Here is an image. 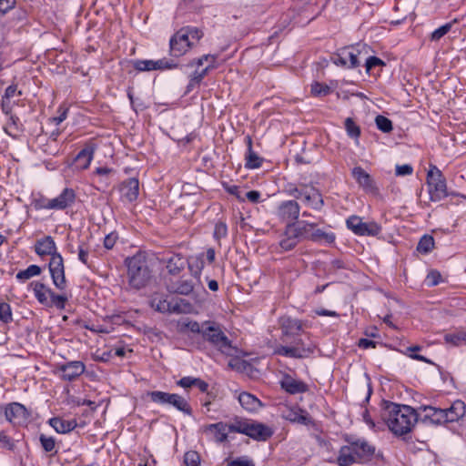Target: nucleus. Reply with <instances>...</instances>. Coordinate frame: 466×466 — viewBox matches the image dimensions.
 Wrapping results in <instances>:
<instances>
[{
  "mask_svg": "<svg viewBox=\"0 0 466 466\" xmlns=\"http://www.w3.org/2000/svg\"><path fill=\"white\" fill-rule=\"evenodd\" d=\"M417 410L409 405L398 404L383 400L380 403V417L389 430L396 436L410 433L419 421Z\"/></svg>",
  "mask_w": 466,
  "mask_h": 466,
  "instance_id": "nucleus-1",
  "label": "nucleus"
},
{
  "mask_svg": "<svg viewBox=\"0 0 466 466\" xmlns=\"http://www.w3.org/2000/svg\"><path fill=\"white\" fill-rule=\"evenodd\" d=\"M129 285L140 289L146 287L152 278V270L148 265L147 257L143 253H137L126 259Z\"/></svg>",
  "mask_w": 466,
  "mask_h": 466,
  "instance_id": "nucleus-2",
  "label": "nucleus"
},
{
  "mask_svg": "<svg viewBox=\"0 0 466 466\" xmlns=\"http://www.w3.org/2000/svg\"><path fill=\"white\" fill-rule=\"evenodd\" d=\"M229 430L236 433L244 434L257 441H266L274 434L269 426L242 417H235L230 422Z\"/></svg>",
  "mask_w": 466,
  "mask_h": 466,
  "instance_id": "nucleus-3",
  "label": "nucleus"
},
{
  "mask_svg": "<svg viewBox=\"0 0 466 466\" xmlns=\"http://www.w3.org/2000/svg\"><path fill=\"white\" fill-rule=\"evenodd\" d=\"M370 47L363 43L344 46L332 56L336 66L349 69L358 68L362 65L365 56L370 53Z\"/></svg>",
  "mask_w": 466,
  "mask_h": 466,
  "instance_id": "nucleus-4",
  "label": "nucleus"
},
{
  "mask_svg": "<svg viewBox=\"0 0 466 466\" xmlns=\"http://www.w3.org/2000/svg\"><path fill=\"white\" fill-rule=\"evenodd\" d=\"M290 345H279L275 349V354L292 359H307L315 351L316 345L312 341L305 342L299 336L292 338Z\"/></svg>",
  "mask_w": 466,
  "mask_h": 466,
  "instance_id": "nucleus-5",
  "label": "nucleus"
},
{
  "mask_svg": "<svg viewBox=\"0 0 466 466\" xmlns=\"http://www.w3.org/2000/svg\"><path fill=\"white\" fill-rule=\"evenodd\" d=\"M205 324H208V326L202 331L203 339L209 342L221 353L231 355L234 350L232 342L219 326L209 321H206Z\"/></svg>",
  "mask_w": 466,
  "mask_h": 466,
  "instance_id": "nucleus-6",
  "label": "nucleus"
},
{
  "mask_svg": "<svg viewBox=\"0 0 466 466\" xmlns=\"http://www.w3.org/2000/svg\"><path fill=\"white\" fill-rule=\"evenodd\" d=\"M151 401L160 405H169L187 415H192V408L188 401L177 393H169L160 390L147 393Z\"/></svg>",
  "mask_w": 466,
  "mask_h": 466,
  "instance_id": "nucleus-7",
  "label": "nucleus"
},
{
  "mask_svg": "<svg viewBox=\"0 0 466 466\" xmlns=\"http://www.w3.org/2000/svg\"><path fill=\"white\" fill-rule=\"evenodd\" d=\"M427 186L431 201L438 202L448 197L446 178L436 167L428 171Z\"/></svg>",
  "mask_w": 466,
  "mask_h": 466,
  "instance_id": "nucleus-8",
  "label": "nucleus"
},
{
  "mask_svg": "<svg viewBox=\"0 0 466 466\" xmlns=\"http://www.w3.org/2000/svg\"><path fill=\"white\" fill-rule=\"evenodd\" d=\"M347 228L357 236L376 237L381 232V226L375 221L363 222L359 216L352 215L346 220Z\"/></svg>",
  "mask_w": 466,
  "mask_h": 466,
  "instance_id": "nucleus-9",
  "label": "nucleus"
},
{
  "mask_svg": "<svg viewBox=\"0 0 466 466\" xmlns=\"http://www.w3.org/2000/svg\"><path fill=\"white\" fill-rule=\"evenodd\" d=\"M76 200L74 189L66 187L59 196L52 199L35 203L36 208L63 210L70 207Z\"/></svg>",
  "mask_w": 466,
  "mask_h": 466,
  "instance_id": "nucleus-10",
  "label": "nucleus"
},
{
  "mask_svg": "<svg viewBox=\"0 0 466 466\" xmlns=\"http://www.w3.org/2000/svg\"><path fill=\"white\" fill-rule=\"evenodd\" d=\"M183 32L178 29L169 39V55L173 58L183 56L195 46V42L188 40Z\"/></svg>",
  "mask_w": 466,
  "mask_h": 466,
  "instance_id": "nucleus-11",
  "label": "nucleus"
},
{
  "mask_svg": "<svg viewBox=\"0 0 466 466\" xmlns=\"http://www.w3.org/2000/svg\"><path fill=\"white\" fill-rule=\"evenodd\" d=\"M48 268L55 287L59 290L66 289V280L65 276L64 259L59 252L50 257Z\"/></svg>",
  "mask_w": 466,
  "mask_h": 466,
  "instance_id": "nucleus-12",
  "label": "nucleus"
},
{
  "mask_svg": "<svg viewBox=\"0 0 466 466\" xmlns=\"http://www.w3.org/2000/svg\"><path fill=\"white\" fill-rule=\"evenodd\" d=\"M281 329V340L289 343L292 338L300 336L303 330V322L300 319H293L289 316H283L279 319Z\"/></svg>",
  "mask_w": 466,
  "mask_h": 466,
  "instance_id": "nucleus-13",
  "label": "nucleus"
},
{
  "mask_svg": "<svg viewBox=\"0 0 466 466\" xmlns=\"http://www.w3.org/2000/svg\"><path fill=\"white\" fill-rule=\"evenodd\" d=\"M151 306L157 311L161 313H185L187 312L186 309H189L191 307L190 303L186 301L183 299H180L179 301H167L166 299L155 297L151 300Z\"/></svg>",
  "mask_w": 466,
  "mask_h": 466,
  "instance_id": "nucleus-14",
  "label": "nucleus"
},
{
  "mask_svg": "<svg viewBox=\"0 0 466 466\" xmlns=\"http://www.w3.org/2000/svg\"><path fill=\"white\" fill-rule=\"evenodd\" d=\"M30 412L21 403L12 402L5 409V416L6 420L14 425L26 424L30 418Z\"/></svg>",
  "mask_w": 466,
  "mask_h": 466,
  "instance_id": "nucleus-15",
  "label": "nucleus"
},
{
  "mask_svg": "<svg viewBox=\"0 0 466 466\" xmlns=\"http://www.w3.org/2000/svg\"><path fill=\"white\" fill-rule=\"evenodd\" d=\"M419 421L425 425H441L446 423L443 409L432 406H420L417 410Z\"/></svg>",
  "mask_w": 466,
  "mask_h": 466,
  "instance_id": "nucleus-16",
  "label": "nucleus"
},
{
  "mask_svg": "<svg viewBox=\"0 0 466 466\" xmlns=\"http://www.w3.org/2000/svg\"><path fill=\"white\" fill-rule=\"evenodd\" d=\"M345 441L352 444V449L359 463L371 460L375 452V447L370 445L366 440L346 437Z\"/></svg>",
  "mask_w": 466,
  "mask_h": 466,
  "instance_id": "nucleus-17",
  "label": "nucleus"
},
{
  "mask_svg": "<svg viewBox=\"0 0 466 466\" xmlns=\"http://www.w3.org/2000/svg\"><path fill=\"white\" fill-rule=\"evenodd\" d=\"M300 212V206L296 200H285L279 203L277 208V217L281 221L294 223L298 220Z\"/></svg>",
  "mask_w": 466,
  "mask_h": 466,
  "instance_id": "nucleus-18",
  "label": "nucleus"
},
{
  "mask_svg": "<svg viewBox=\"0 0 466 466\" xmlns=\"http://www.w3.org/2000/svg\"><path fill=\"white\" fill-rule=\"evenodd\" d=\"M351 175L359 186L368 194L378 195L379 188L374 179L361 167H355Z\"/></svg>",
  "mask_w": 466,
  "mask_h": 466,
  "instance_id": "nucleus-19",
  "label": "nucleus"
},
{
  "mask_svg": "<svg viewBox=\"0 0 466 466\" xmlns=\"http://www.w3.org/2000/svg\"><path fill=\"white\" fill-rule=\"evenodd\" d=\"M282 418L290 422L306 426L312 423V419L309 413L297 405L286 407L282 411Z\"/></svg>",
  "mask_w": 466,
  "mask_h": 466,
  "instance_id": "nucleus-20",
  "label": "nucleus"
},
{
  "mask_svg": "<svg viewBox=\"0 0 466 466\" xmlns=\"http://www.w3.org/2000/svg\"><path fill=\"white\" fill-rule=\"evenodd\" d=\"M58 370L61 372L62 380L73 381L85 372L86 366L80 360H73L59 366Z\"/></svg>",
  "mask_w": 466,
  "mask_h": 466,
  "instance_id": "nucleus-21",
  "label": "nucleus"
},
{
  "mask_svg": "<svg viewBox=\"0 0 466 466\" xmlns=\"http://www.w3.org/2000/svg\"><path fill=\"white\" fill-rule=\"evenodd\" d=\"M23 95V92L18 89L17 84H11L5 88L2 96V110L4 114L9 115L12 113V107L15 105Z\"/></svg>",
  "mask_w": 466,
  "mask_h": 466,
  "instance_id": "nucleus-22",
  "label": "nucleus"
},
{
  "mask_svg": "<svg viewBox=\"0 0 466 466\" xmlns=\"http://www.w3.org/2000/svg\"><path fill=\"white\" fill-rule=\"evenodd\" d=\"M303 202L310 208L319 211L324 206V200L319 190L312 186L304 185L302 192Z\"/></svg>",
  "mask_w": 466,
  "mask_h": 466,
  "instance_id": "nucleus-23",
  "label": "nucleus"
},
{
  "mask_svg": "<svg viewBox=\"0 0 466 466\" xmlns=\"http://www.w3.org/2000/svg\"><path fill=\"white\" fill-rule=\"evenodd\" d=\"M229 426L230 422L219 421L205 426L204 432L209 434L216 442L223 443L228 441V433L232 432Z\"/></svg>",
  "mask_w": 466,
  "mask_h": 466,
  "instance_id": "nucleus-24",
  "label": "nucleus"
},
{
  "mask_svg": "<svg viewBox=\"0 0 466 466\" xmlns=\"http://www.w3.org/2000/svg\"><path fill=\"white\" fill-rule=\"evenodd\" d=\"M299 242L300 239L295 226H293L292 223H288L279 240V247L283 251H289L292 250Z\"/></svg>",
  "mask_w": 466,
  "mask_h": 466,
  "instance_id": "nucleus-25",
  "label": "nucleus"
},
{
  "mask_svg": "<svg viewBox=\"0 0 466 466\" xmlns=\"http://www.w3.org/2000/svg\"><path fill=\"white\" fill-rule=\"evenodd\" d=\"M163 262L166 264L167 272L170 275L177 276L185 269L187 264H188V258L181 254L174 253L163 258Z\"/></svg>",
  "mask_w": 466,
  "mask_h": 466,
  "instance_id": "nucleus-26",
  "label": "nucleus"
},
{
  "mask_svg": "<svg viewBox=\"0 0 466 466\" xmlns=\"http://www.w3.org/2000/svg\"><path fill=\"white\" fill-rule=\"evenodd\" d=\"M166 287L169 293L188 296L193 292L195 283L192 279L180 278L176 281L167 282Z\"/></svg>",
  "mask_w": 466,
  "mask_h": 466,
  "instance_id": "nucleus-27",
  "label": "nucleus"
},
{
  "mask_svg": "<svg viewBox=\"0 0 466 466\" xmlns=\"http://www.w3.org/2000/svg\"><path fill=\"white\" fill-rule=\"evenodd\" d=\"M35 251L41 258L51 257L57 253V248L54 238L51 236H46L35 241Z\"/></svg>",
  "mask_w": 466,
  "mask_h": 466,
  "instance_id": "nucleus-28",
  "label": "nucleus"
},
{
  "mask_svg": "<svg viewBox=\"0 0 466 466\" xmlns=\"http://www.w3.org/2000/svg\"><path fill=\"white\" fill-rule=\"evenodd\" d=\"M443 411L446 423L455 422L464 417L466 405L462 400H457L449 408L443 409Z\"/></svg>",
  "mask_w": 466,
  "mask_h": 466,
  "instance_id": "nucleus-29",
  "label": "nucleus"
},
{
  "mask_svg": "<svg viewBox=\"0 0 466 466\" xmlns=\"http://www.w3.org/2000/svg\"><path fill=\"white\" fill-rule=\"evenodd\" d=\"M281 388L289 394L304 393L309 390L308 385L290 376H286L280 382Z\"/></svg>",
  "mask_w": 466,
  "mask_h": 466,
  "instance_id": "nucleus-30",
  "label": "nucleus"
},
{
  "mask_svg": "<svg viewBox=\"0 0 466 466\" xmlns=\"http://www.w3.org/2000/svg\"><path fill=\"white\" fill-rule=\"evenodd\" d=\"M123 197L128 201L137 200L139 194V181L136 177L128 178L123 182L121 188Z\"/></svg>",
  "mask_w": 466,
  "mask_h": 466,
  "instance_id": "nucleus-31",
  "label": "nucleus"
},
{
  "mask_svg": "<svg viewBox=\"0 0 466 466\" xmlns=\"http://www.w3.org/2000/svg\"><path fill=\"white\" fill-rule=\"evenodd\" d=\"M48 424L57 432L61 434L68 433L74 431L76 426V420H65L59 417H53L49 419Z\"/></svg>",
  "mask_w": 466,
  "mask_h": 466,
  "instance_id": "nucleus-32",
  "label": "nucleus"
},
{
  "mask_svg": "<svg viewBox=\"0 0 466 466\" xmlns=\"http://www.w3.org/2000/svg\"><path fill=\"white\" fill-rule=\"evenodd\" d=\"M352 447V444L349 443L339 449L337 457V464L339 466H350L354 463H359Z\"/></svg>",
  "mask_w": 466,
  "mask_h": 466,
  "instance_id": "nucleus-33",
  "label": "nucleus"
},
{
  "mask_svg": "<svg viewBox=\"0 0 466 466\" xmlns=\"http://www.w3.org/2000/svg\"><path fill=\"white\" fill-rule=\"evenodd\" d=\"M94 152L95 147L91 145H87L82 148L75 157L76 167L80 169H86L93 159Z\"/></svg>",
  "mask_w": 466,
  "mask_h": 466,
  "instance_id": "nucleus-34",
  "label": "nucleus"
},
{
  "mask_svg": "<svg viewBox=\"0 0 466 466\" xmlns=\"http://www.w3.org/2000/svg\"><path fill=\"white\" fill-rule=\"evenodd\" d=\"M336 84L330 81L329 84L314 81L310 85V94L314 97H324L335 91Z\"/></svg>",
  "mask_w": 466,
  "mask_h": 466,
  "instance_id": "nucleus-35",
  "label": "nucleus"
},
{
  "mask_svg": "<svg viewBox=\"0 0 466 466\" xmlns=\"http://www.w3.org/2000/svg\"><path fill=\"white\" fill-rule=\"evenodd\" d=\"M238 402L248 411H256L262 406V402L253 394L243 391L238 397Z\"/></svg>",
  "mask_w": 466,
  "mask_h": 466,
  "instance_id": "nucleus-36",
  "label": "nucleus"
},
{
  "mask_svg": "<svg viewBox=\"0 0 466 466\" xmlns=\"http://www.w3.org/2000/svg\"><path fill=\"white\" fill-rule=\"evenodd\" d=\"M31 286H33L34 294L37 301L40 304L47 307V305L49 304V297L52 292V289L46 287L44 283L39 281L32 282Z\"/></svg>",
  "mask_w": 466,
  "mask_h": 466,
  "instance_id": "nucleus-37",
  "label": "nucleus"
},
{
  "mask_svg": "<svg viewBox=\"0 0 466 466\" xmlns=\"http://www.w3.org/2000/svg\"><path fill=\"white\" fill-rule=\"evenodd\" d=\"M295 226L297 233L300 241L302 240H309L310 233L314 228H316V223L308 222L305 220L295 221L292 223Z\"/></svg>",
  "mask_w": 466,
  "mask_h": 466,
  "instance_id": "nucleus-38",
  "label": "nucleus"
},
{
  "mask_svg": "<svg viewBox=\"0 0 466 466\" xmlns=\"http://www.w3.org/2000/svg\"><path fill=\"white\" fill-rule=\"evenodd\" d=\"M4 130L9 136L18 137L24 131V125L20 118H8L7 123L4 126Z\"/></svg>",
  "mask_w": 466,
  "mask_h": 466,
  "instance_id": "nucleus-39",
  "label": "nucleus"
},
{
  "mask_svg": "<svg viewBox=\"0 0 466 466\" xmlns=\"http://www.w3.org/2000/svg\"><path fill=\"white\" fill-rule=\"evenodd\" d=\"M336 237L333 232H326L317 227L312 229L310 233V241L313 242H326L328 244H331L335 241Z\"/></svg>",
  "mask_w": 466,
  "mask_h": 466,
  "instance_id": "nucleus-40",
  "label": "nucleus"
},
{
  "mask_svg": "<svg viewBox=\"0 0 466 466\" xmlns=\"http://www.w3.org/2000/svg\"><path fill=\"white\" fill-rule=\"evenodd\" d=\"M444 340L452 346H460L466 342V330L457 329L454 332L447 333L444 335Z\"/></svg>",
  "mask_w": 466,
  "mask_h": 466,
  "instance_id": "nucleus-41",
  "label": "nucleus"
},
{
  "mask_svg": "<svg viewBox=\"0 0 466 466\" xmlns=\"http://www.w3.org/2000/svg\"><path fill=\"white\" fill-rule=\"evenodd\" d=\"M434 238L431 235H423L418 242L417 251L420 254H429L434 248Z\"/></svg>",
  "mask_w": 466,
  "mask_h": 466,
  "instance_id": "nucleus-42",
  "label": "nucleus"
},
{
  "mask_svg": "<svg viewBox=\"0 0 466 466\" xmlns=\"http://www.w3.org/2000/svg\"><path fill=\"white\" fill-rule=\"evenodd\" d=\"M42 272V268L37 265H30L27 268L17 272L15 278L20 282H25L27 279L39 276Z\"/></svg>",
  "mask_w": 466,
  "mask_h": 466,
  "instance_id": "nucleus-43",
  "label": "nucleus"
},
{
  "mask_svg": "<svg viewBox=\"0 0 466 466\" xmlns=\"http://www.w3.org/2000/svg\"><path fill=\"white\" fill-rule=\"evenodd\" d=\"M362 63L367 74H370L371 70L374 68H381L386 66V63L382 59L375 56H370L369 54L365 56V59H363Z\"/></svg>",
  "mask_w": 466,
  "mask_h": 466,
  "instance_id": "nucleus-44",
  "label": "nucleus"
},
{
  "mask_svg": "<svg viewBox=\"0 0 466 466\" xmlns=\"http://www.w3.org/2000/svg\"><path fill=\"white\" fill-rule=\"evenodd\" d=\"M245 160V167L248 169L258 168L261 167L263 162V158L260 157L254 150H247Z\"/></svg>",
  "mask_w": 466,
  "mask_h": 466,
  "instance_id": "nucleus-45",
  "label": "nucleus"
},
{
  "mask_svg": "<svg viewBox=\"0 0 466 466\" xmlns=\"http://www.w3.org/2000/svg\"><path fill=\"white\" fill-rule=\"evenodd\" d=\"M456 21L446 23L435 29L430 36L431 41L438 42L446 35L452 28Z\"/></svg>",
  "mask_w": 466,
  "mask_h": 466,
  "instance_id": "nucleus-46",
  "label": "nucleus"
},
{
  "mask_svg": "<svg viewBox=\"0 0 466 466\" xmlns=\"http://www.w3.org/2000/svg\"><path fill=\"white\" fill-rule=\"evenodd\" d=\"M180 30L184 31L183 33L187 35L188 40L195 42V46L204 36L203 31L196 26H183Z\"/></svg>",
  "mask_w": 466,
  "mask_h": 466,
  "instance_id": "nucleus-47",
  "label": "nucleus"
},
{
  "mask_svg": "<svg viewBox=\"0 0 466 466\" xmlns=\"http://www.w3.org/2000/svg\"><path fill=\"white\" fill-rule=\"evenodd\" d=\"M191 276L195 279H199L201 271L204 268V261L200 258H196L193 260L188 259V264H187Z\"/></svg>",
  "mask_w": 466,
  "mask_h": 466,
  "instance_id": "nucleus-48",
  "label": "nucleus"
},
{
  "mask_svg": "<svg viewBox=\"0 0 466 466\" xmlns=\"http://www.w3.org/2000/svg\"><path fill=\"white\" fill-rule=\"evenodd\" d=\"M39 441L41 447L46 452L57 453V450H56V440L54 437L46 436L44 433L39 435Z\"/></svg>",
  "mask_w": 466,
  "mask_h": 466,
  "instance_id": "nucleus-49",
  "label": "nucleus"
},
{
  "mask_svg": "<svg viewBox=\"0 0 466 466\" xmlns=\"http://www.w3.org/2000/svg\"><path fill=\"white\" fill-rule=\"evenodd\" d=\"M154 68L155 70H167V69H175L179 66V64L172 58H162L158 60H154Z\"/></svg>",
  "mask_w": 466,
  "mask_h": 466,
  "instance_id": "nucleus-50",
  "label": "nucleus"
},
{
  "mask_svg": "<svg viewBox=\"0 0 466 466\" xmlns=\"http://www.w3.org/2000/svg\"><path fill=\"white\" fill-rule=\"evenodd\" d=\"M49 304L47 307L55 306L58 309H64L67 301V297L62 294H56L53 290L50 294Z\"/></svg>",
  "mask_w": 466,
  "mask_h": 466,
  "instance_id": "nucleus-51",
  "label": "nucleus"
},
{
  "mask_svg": "<svg viewBox=\"0 0 466 466\" xmlns=\"http://www.w3.org/2000/svg\"><path fill=\"white\" fill-rule=\"evenodd\" d=\"M0 321L8 324L13 321L11 306L6 302H0Z\"/></svg>",
  "mask_w": 466,
  "mask_h": 466,
  "instance_id": "nucleus-52",
  "label": "nucleus"
},
{
  "mask_svg": "<svg viewBox=\"0 0 466 466\" xmlns=\"http://www.w3.org/2000/svg\"><path fill=\"white\" fill-rule=\"evenodd\" d=\"M345 128L349 137L358 139L360 135V127L353 121V118H346Z\"/></svg>",
  "mask_w": 466,
  "mask_h": 466,
  "instance_id": "nucleus-53",
  "label": "nucleus"
},
{
  "mask_svg": "<svg viewBox=\"0 0 466 466\" xmlns=\"http://www.w3.org/2000/svg\"><path fill=\"white\" fill-rule=\"evenodd\" d=\"M88 253H89V248H88L87 244L85 241L80 240L78 247H77V257H78V259L87 267H89Z\"/></svg>",
  "mask_w": 466,
  "mask_h": 466,
  "instance_id": "nucleus-54",
  "label": "nucleus"
},
{
  "mask_svg": "<svg viewBox=\"0 0 466 466\" xmlns=\"http://www.w3.org/2000/svg\"><path fill=\"white\" fill-rule=\"evenodd\" d=\"M339 269H350V266L343 259H332L327 268L328 274H335Z\"/></svg>",
  "mask_w": 466,
  "mask_h": 466,
  "instance_id": "nucleus-55",
  "label": "nucleus"
},
{
  "mask_svg": "<svg viewBox=\"0 0 466 466\" xmlns=\"http://www.w3.org/2000/svg\"><path fill=\"white\" fill-rule=\"evenodd\" d=\"M185 466H200V456L195 451H187L184 455Z\"/></svg>",
  "mask_w": 466,
  "mask_h": 466,
  "instance_id": "nucleus-56",
  "label": "nucleus"
},
{
  "mask_svg": "<svg viewBox=\"0 0 466 466\" xmlns=\"http://www.w3.org/2000/svg\"><path fill=\"white\" fill-rule=\"evenodd\" d=\"M228 235V227L227 224L223 221H218L215 225L213 237L214 238L219 242L220 239L226 238Z\"/></svg>",
  "mask_w": 466,
  "mask_h": 466,
  "instance_id": "nucleus-57",
  "label": "nucleus"
},
{
  "mask_svg": "<svg viewBox=\"0 0 466 466\" xmlns=\"http://www.w3.org/2000/svg\"><path fill=\"white\" fill-rule=\"evenodd\" d=\"M205 326H208V324H205V322L202 324V326L199 325V323L196 320H189L187 322H185L181 326V330L188 329L193 333H201L203 329H205Z\"/></svg>",
  "mask_w": 466,
  "mask_h": 466,
  "instance_id": "nucleus-58",
  "label": "nucleus"
},
{
  "mask_svg": "<svg viewBox=\"0 0 466 466\" xmlns=\"http://www.w3.org/2000/svg\"><path fill=\"white\" fill-rule=\"evenodd\" d=\"M217 55H211V54H207V55H203L202 56L198 57V58H194L192 59L189 63H188V66H201L206 61H210L209 64H213L215 65V62L217 60Z\"/></svg>",
  "mask_w": 466,
  "mask_h": 466,
  "instance_id": "nucleus-59",
  "label": "nucleus"
},
{
  "mask_svg": "<svg viewBox=\"0 0 466 466\" xmlns=\"http://www.w3.org/2000/svg\"><path fill=\"white\" fill-rule=\"evenodd\" d=\"M154 60H135L133 62V66L136 70L143 72V71H152L154 68Z\"/></svg>",
  "mask_w": 466,
  "mask_h": 466,
  "instance_id": "nucleus-60",
  "label": "nucleus"
},
{
  "mask_svg": "<svg viewBox=\"0 0 466 466\" xmlns=\"http://www.w3.org/2000/svg\"><path fill=\"white\" fill-rule=\"evenodd\" d=\"M27 18H28L27 11L23 8L15 9L12 15V20L16 25H20L26 24Z\"/></svg>",
  "mask_w": 466,
  "mask_h": 466,
  "instance_id": "nucleus-61",
  "label": "nucleus"
},
{
  "mask_svg": "<svg viewBox=\"0 0 466 466\" xmlns=\"http://www.w3.org/2000/svg\"><path fill=\"white\" fill-rule=\"evenodd\" d=\"M216 67L215 65L213 64H209L205 68H203L202 70L198 71V70H195L192 74H191V76L193 77V81L195 83H198V84H201V82L203 81V79L205 78V76L208 74V72L212 69H214Z\"/></svg>",
  "mask_w": 466,
  "mask_h": 466,
  "instance_id": "nucleus-62",
  "label": "nucleus"
},
{
  "mask_svg": "<svg viewBox=\"0 0 466 466\" xmlns=\"http://www.w3.org/2000/svg\"><path fill=\"white\" fill-rule=\"evenodd\" d=\"M377 127L384 132L389 133L392 130V122L390 118H375Z\"/></svg>",
  "mask_w": 466,
  "mask_h": 466,
  "instance_id": "nucleus-63",
  "label": "nucleus"
},
{
  "mask_svg": "<svg viewBox=\"0 0 466 466\" xmlns=\"http://www.w3.org/2000/svg\"><path fill=\"white\" fill-rule=\"evenodd\" d=\"M227 466H255V464L252 460L247 457H240L229 461Z\"/></svg>",
  "mask_w": 466,
  "mask_h": 466,
  "instance_id": "nucleus-64",
  "label": "nucleus"
}]
</instances>
